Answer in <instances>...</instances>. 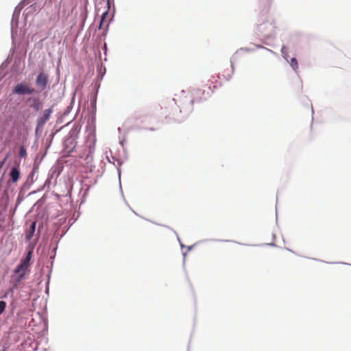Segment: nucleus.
Returning a JSON list of instances; mask_svg holds the SVG:
<instances>
[{
  "label": "nucleus",
  "instance_id": "obj_10",
  "mask_svg": "<svg viewBox=\"0 0 351 351\" xmlns=\"http://www.w3.org/2000/svg\"><path fill=\"white\" fill-rule=\"evenodd\" d=\"M108 11L104 12L102 14V16H101V21H100V24H99V29H101V27H102V24L106 19V17L108 16Z\"/></svg>",
  "mask_w": 351,
  "mask_h": 351
},
{
  "label": "nucleus",
  "instance_id": "obj_11",
  "mask_svg": "<svg viewBox=\"0 0 351 351\" xmlns=\"http://www.w3.org/2000/svg\"><path fill=\"white\" fill-rule=\"evenodd\" d=\"M6 303L4 301H0V315L5 311Z\"/></svg>",
  "mask_w": 351,
  "mask_h": 351
},
{
  "label": "nucleus",
  "instance_id": "obj_3",
  "mask_svg": "<svg viewBox=\"0 0 351 351\" xmlns=\"http://www.w3.org/2000/svg\"><path fill=\"white\" fill-rule=\"evenodd\" d=\"M36 84L41 90H45L48 84V76L43 72L40 73L36 79Z\"/></svg>",
  "mask_w": 351,
  "mask_h": 351
},
{
  "label": "nucleus",
  "instance_id": "obj_5",
  "mask_svg": "<svg viewBox=\"0 0 351 351\" xmlns=\"http://www.w3.org/2000/svg\"><path fill=\"white\" fill-rule=\"evenodd\" d=\"M10 179L12 182H16L20 178V171L17 167H13L11 169L10 173Z\"/></svg>",
  "mask_w": 351,
  "mask_h": 351
},
{
  "label": "nucleus",
  "instance_id": "obj_13",
  "mask_svg": "<svg viewBox=\"0 0 351 351\" xmlns=\"http://www.w3.org/2000/svg\"><path fill=\"white\" fill-rule=\"evenodd\" d=\"M2 351H6L5 349H3Z\"/></svg>",
  "mask_w": 351,
  "mask_h": 351
},
{
  "label": "nucleus",
  "instance_id": "obj_8",
  "mask_svg": "<svg viewBox=\"0 0 351 351\" xmlns=\"http://www.w3.org/2000/svg\"><path fill=\"white\" fill-rule=\"evenodd\" d=\"M291 66L293 69L294 71H296L298 68V61L295 58H293L291 59Z\"/></svg>",
  "mask_w": 351,
  "mask_h": 351
},
{
  "label": "nucleus",
  "instance_id": "obj_2",
  "mask_svg": "<svg viewBox=\"0 0 351 351\" xmlns=\"http://www.w3.org/2000/svg\"><path fill=\"white\" fill-rule=\"evenodd\" d=\"M35 91L34 88H31L29 85L21 82L17 84L13 89V93L17 95H31Z\"/></svg>",
  "mask_w": 351,
  "mask_h": 351
},
{
  "label": "nucleus",
  "instance_id": "obj_4",
  "mask_svg": "<svg viewBox=\"0 0 351 351\" xmlns=\"http://www.w3.org/2000/svg\"><path fill=\"white\" fill-rule=\"evenodd\" d=\"M51 113H52L51 108L45 110L43 112V116L40 117L37 121V128H36L37 130L38 128H43L44 124L49 119V117H50V115Z\"/></svg>",
  "mask_w": 351,
  "mask_h": 351
},
{
  "label": "nucleus",
  "instance_id": "obj_1",
  "mask_svg": "<svg viewBox=\"0 0 351 351\" xmlns=\"http://www.w3.org/2000/svg\"><path fill=\"white\" fill-rule=\"evenodd\" d=\"M32 254L31 251L28 252L25 258L21 261V263L14 270V274H18L16 277L17 282H20L29 271V267Z\"/></svg>",
  "mask_w": 351,
  "mask_h": 351
},
{
  "label": "nucleus",
  "instance_id": "obj_12",
  "mask_svg": "<svg viewBox=\"0 0 351 351\" xmlns=\"http://www.w3.org/2000/svg\"><path fill=\"white\" fill-rule=\"evenodd\" d=\"M257 47H258V48H263V46H261V45H258V46H257ZM264 49H265V47H264ZM265 49H266L267 51H271V50H269V49H267V48H265Z\"/></svg>",
  "mask_w": 351,
  "mask_h": 351
},
{
  "label": "nucleus",
  "instance_id": "obj_9",
  "mask_svg": "<svg viewBox=\"0 0 351 351\" xmlns=\"http://www.w3.org/2000/svg\"><path fill=\"white\" fill-rule=\"evenodd\" d=\"M19 155L22 158H25L27 156L26 149L24 147H21L19 150Z\"/></svg>",
  "mask_w": 351,
  "mask_h": 351
},
{
  "label": "nucleus",
  "instance_id": "obj_7",
  "mask_svg": "<svg viewBox=\"0 0 351 351\" xmlns=\"http://www.w3.org/2000/svg\"><path fill=\"white\" fill-rule=\"evenodd\" d=\"M84 160H86V164L92 162L93 160V150L90 147L88 148V154Z\"/></svg>",
  "mask_w": 351,
  "mask_h": 351
},
{
  "label": "nucleus",
  "instance_id": "obj_6",
  "mask_svg": "<svg viewBox=\"0 0 351 351\" xmlns=\"http://www.w3.org/2000/svg\"><path fill=\"white\" fill-rule=\"evenodd\" d=\"M35 229H36V222H33L31 224L29 230L26 232V239H27V240L29 241V240H30L32 238V237L34 235V233L35 232Z\"/></svg>",
  "mask_w": 351,
  "mask_h": 351
}]
</instances>
